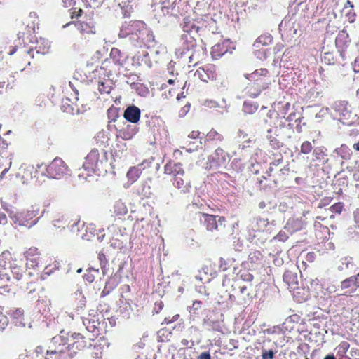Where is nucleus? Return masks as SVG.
<instances>
[{"mask_svg": "<svg viewBox=\"0 0 359 359\" xmlns=\"http://www.w3.org/2000/svg\"><path fill=\"white\" fill-rule=\"evenodd\" d=\"M199 135V132L198 131H192L189 135V137L195 139Z\"/></svg>", "mask_w": 359, "mask_h": 359, "instance_id": "052dcab7", "label": "nucleus"}, {"mask_svg": "<svg viewBox=\"0 0 359 359\" xmlns=\"http://www.w3.org/2000/svg\"><path fill=\"white\" fill-rule=\"evenodd\" d=\"M229 262L226 261L223 258H221L219 260V267L223 271H225L229 268Z\"/></svg>", "mask_w": 359, "mask_h": 359, "instance_id": "8fccbe9b", "label": "nucleus"}, {"mask_svg": "<svg viewBox=\"0 0 359 359\" xmlns=\"http://www.w3.org/2000/svg\"><path fill=\"white\" fill-rule=\"evenodd\" d=\"M138 132V128L135 125L128 124L123 129L119 130L118 136L123 140L132 139Z\"/></svg>", "mask_w": 359, "mask_h": 359, "instance_id": "f3484780", "label": "nucleus"}, {"mask_svg": "<svg viewBox=\"0 0 359 359\" xmlns=\"http://www.w3.org/2000/svg\"><path fill=\"white\" fill-rule=\"evenodd\" d=\"M275 352L272 349H262V359H273Z\"/></svg>", "mask_w": 359, "mask_h": 359, "instance_id": "4c0bfd02", "label": "nucleus"}, {"mask_svg": "<svg viewBox=\"0 0 359 359\" xmlns=\"http://www.w3.org/2000/svg\"><path fill=\"white\" fill-rule=\"evenodd\" d=\"M313 155L317 160L323 159L325 156V151L323 147H316L313 150Z\"/></svg>", "mask_w": 359, "mask_h": 359, "instance_id": "58836bf2", "label": "nucleus"}, {"mask_svg": "<svg viewBox=\"0 0 359 359\" xmlns=\"http://www.w3.org/2000/svg\"><path fill=\"white\" fill-rule=\"evenodd\" d=\"M289 235L290 234L287 233L286 230L283 229L278 233L275 238L280 241H285L288 238Z\"/></svg>", "mask_w": 359, "mask_h": 359, "instance_id": "79ce46f5", "label": "nucleus"}, {"mask_svg": "<svg viewBox=\"0 0 359 359\" xmlns=\"http://www.w3.org/2000/svg\"><path fill=\"white\" fill-rule=\"evenodd\" d=\"M202 51V46L196 45V41L191 34H183L175 54L180 57H187L191 63L199 57Z\"/></svg>", "mask_w": 359, "mask_h": 359, "instance_id": "f03ea898", "label": "nucleus"}, {"mask_svg": "<svg viewBox=\"0 0 359 359\" xmlns=\"http://www.w3.org/2000/svg\"><path fill=\"white\" fill-rule=\"evenodd\" d=\"M355 266L353 263V257L349 256H346L340 259V263L338 266V270L340 271H344L347 269H352Z\"/></svg>", "mask_w": 359, "mask_h": 359, "instance_id": "bb28decb", "label": "nucleus"}, {"mask_svg": "<svg viewBox=\"0 0 359 359\" xmlns=\"http://www.w3.org/2000/svg\"><path fill=\"white\" fill-rule=\"evenodd\" d=\"M271 133H272L271 128H269L267 130L266 138L269 141L270 144L273 147V148H276L278 147L279 142H278V140L276 138V137L272 135Z\"/></svg>", "mask_w": 359, "mask_h": 359, "instance_id": "72a5a7b5", "label": "nucleus"}, {"mask_svg": "<svg viewBox=\"0 0 359 359\" xmlns=\"http://www.w3.org/2000/svg\"><path fill=\"white\" fill-rule=\"evenodd\" d=\"M180 316L178 314H175L174 315L172 318H171V320L170 321H172V322H175V321H177L179 318Z\"/></svg>", "mask_w": 359, "mask_h": 359, "instance_id": "0e129e2a", "label": "nucleus"}, {"mask_svg": "<svg viewBox=\"0 0 359 359\" xmlns=\"http://www.w3.org/2000/svg\"><path fill=\"white\" fill-rule=\"evenodd\" d=\"M229 160V154L220 147L216 149L208 158L210 168L214 169L225 167Z\"/></svg>", "mask_w": 359, "mask_h": 359, "instance_id": "0eeeda50", "label": "nucleus"}, {"mask_svg": "<svg viewBox=\"0 0 359 359\" xmlns=\"http://www.w3.org/2000/svg\"><path fill=\"white\" fill-rule=\"evenodd\" d=\"M164 172L167 175H172L173 178L177 176H184V170L181 163H169L165 165Z\"/></svg>", "mask_w": 359, "mask_h": 359, "instance_id": "ddd939ff", "label": "nucleus"}, {"mask_svg": "<svg viewBox=\"0 0 359 359\" xmlns=\"http://www.w3.org/2000/svg\"><path fill=\"white\" fill-rule=\"evenodd\" d=\"M257 109H258V106L257 104H253L248 103L246 102L244 103V104L243 106V111L245 114H249L255 113L257 110Z\"/></svg>", "mask_w": 359, "mask_h": 359, "instance_id": "473e14b6", "label": "nucleus"}, {"mask_svg": "<svg viewBox=\"0 0 359 359\" xmlns=\"http://www.w3.org/2000/svg\"><path fill=\"white\" fill-rule=\"evenodd\" d=\"M0 278L2 280H10V277L6 273H0Z\"/></svg>", "mask_w": 359, "mask_h": 359, "instance_id": "680f3d73", "label": "nucleus"}, {"mask_svg": "<svg viewBox=\"0 0 359 359\" xmlns=\"http://www.w3.org/2000/svg\"><path fill=\"white\" fill-rule=\"evenodd\" d=\"M269 224L267 219L255 218L252 220L250 228L253 231H264Z\"/></svg>", "mask_w": 359, "mask_h": 359, "instance_id": "aec40b11", "label": "nucleus"}, {"mask_svg": "<svg viewBox=\"0 0 359 359\" xmlns=\"http://www.w3.org/2000/svg\"><path fill=\"white\" fill-rule=\"evenodd\" d=\"M163 5V8L166 10L169 15H177L178 13L176 8L177 0H158Z\"/></svg>", "mask_w": 359, "mask_h": 359, "instance_id": "b1692460", "label": "nucleus"}, {"mask_svg": "<svg viewBox=\"0 0 359 359\" xmlns=\"http://www.w3.org/2000/svg\"><path fill=\"white\" fill-rule=\"evenodd\" d=\"M92 357L95 359L101 358H102V352L94 351L91 353Z\"/></svg>", "mask_w": 359, "mask_h": 359, "instance_id": "bf43d9fd", "label": "nucleus"}, {"mask_svg": "<svg viewBox=\"0 0 359 359\" xmlns=\"http://www.w3.org/2000/svg\"><path fill=\"white\" fill-rule=\"evenodd\" d=\"M68 168L60 158H55L46 168V172L48 177L60 179L68 174Z\"/></svg>", "mask_w": 359, "mask_h": 359, "instance_id": "39448f33", "label": "nucleus"}, {"mask_svg": "<svg viewBox=\"0 0 359 359\" xmlns=\"http://www.w3.org/2000/svg\"><path fill=\"white\" fill-rule=\"evenodd\" d=\"M144 26V22L140 20L125 22L122 24L118 36L121 38L130 36V39L133 40V37H137V34L142 32Z\"/></svg>", "mask_w": 359, "mask_h": 359, "instance_id": "423d86ee", "label": "nucleus"}, {"mask_svg": "<svg viewBox=\"0 0 359 359\" xmlns=\"http://www.w3.org/2000/svg\"><path fill=\"white\" fill-rule=\"evenodd\" d=\"M341 15L344 16L349 22L355 21V13L353 11V5L349 0L344 4L341 10Z\"/></svg>", "mask_w": 359, "mask_h": 359, "instance_id": "6ab92c4d", "label": "nucleus"}, {"mask_svg": "<svg viewBox=\"0 0 359 359\" xmlns=\"http://www.w3.org/2000/svg\"><path fill=\"white\" fill-rule=\"evenodd\" d=\"M224 137L223 135L219 134L217 131L212 129L207 134V140L208 141H216V142H222Z\"/></svg>", "mask_w": 359, "mask_h": 359, "instance_id": "2f4dec72", "label": "nucleus"}, {"mask_svg": "<svg viewBox=\"0 0 359 359\" xmlns=\"http://www.w3.org/2000/svg\"><path fill=\"white\" fill-rule=\"evenodd\" d=\"M119 54V50L117 48H112L111 51V55L113 57L114 61L117 64H121L119 59L116 58V55Z\"/></svg>", "mask_w": 359, "mask_h": 359, "instance_id": "3c124183", "label": "nucleus"}, {"mask_svg": "<svg viewBox=\"0 0 359 359\" xmlns=\"http://www.w3.org/2000/svg\"><path fill=\"white\" fill-rule=\"evenodd\" d=\"M11 273L13 277L18 280H20L22 277V270L17 266L11 267Z\"/></svg>", "mask_w": 359, "mask_h": 359, "instance_id": "e433bc0d", "label": "nucleus"}, {"mask_svg": "<svg viewBox=\"0 0 359 359\" xmlns=\"http://www.w3.org/2000/svg\"><path fill=\"white\" fill-rule=\"evenodd\" d=\"M303 226L304 223L302 219L290 218L287 220L284 229L286 230V231L290 235H292L293 233L301 230L303 228Z\"/></svg>", "mask_w": 359, "mask_h": 359, "instance_id": "dca6fc26", "label": "nucleus"}, {"mask_svg": "<svg viewBox=\"0 0 359 359\" xmlns=\"http://www.w3.org/2000/svg\"><path fill=\"white\" fill-rule=\"evenodd\" d=\"M353 176L355 181H358L359 180V170L354 172Z\"/></svg>", "mask_w": 359, "mask_h": 359, "instance_id": "e2e57ef3", "label": "nucleus"}, {"mask_svg": "<svg viewBox=\"0 0 359 359\" xmlns=\"http://www.w3.org/2000/svg\"><path fill=\"white\" fill-rule=\"evenodd\" d=\"M36 215V212L33 210H27L26 212H22L11 215V217L14 223L18 224L20 226H28L30 228L35 225L38 219L32 222L29 225V221L31 220Z\"/></svg>", "mask_w": 359, "mask_h": 359, "instance_id": "1a4fd4ad", "label": "nucleus"}, {"mask_svg": "<svg viewBox=\"0 0 359 359\" xmlns=\"http://www.w3.org/2000/svg\"><path fill=\"white\" fill-rule=\"evenodd\" d=\"M76 26L81 34L95 33V27L92 22H79L76 24Z\"/></svg>", "mask_w": 359, "mask_h": 359, "instance_id": "5701e85b", "label": "nucleus"}, {"mask_svg": "<svg viewBox=\"0 0 359 359\" xmlns=\"http://www.w3.org/2000/svg\"><path fill=\"white\" fill-rule=\"evenodd\" d=\"M202 302L196 300L193 302L192 306L189 307V312L195 313L196 311L201 308Z\"/></svg>", "mask_w": 359, "mask_h": 359, "instance_id": "37998d69", "label": "nucleus"}, {"mask_svg": "<svg viewBox=\"0 0 359 359\" xmlns=\"http://www.w3.org/2000/svg\"><path fill=\"white\" fill-rule=\"evenodd\" d=\"M228 51V42L222 41L212 47L211 55L214 60L218 59Z\"/></svg>", "mask_w": 359, "mask_h": 359, "instance_id": "a211bd4d", "label": "nucleus"}, {"mask_svg": "<svg viewBox=\"0 0 359 359\" xmlns=\"http://www.w3.org/2000/svg\"><path fill=\"white\" fill-rule=\"evenodd\" d=\"M8 167L4 168V170L2 171V172L1 173V175H0V177L2 179L4 177V174L6 173L9 168H11V164H12V159H13V154H10L8 156Z\"/></svg>", "mask_w": 359, "mask_h": 359, "instance_id": "a18cd8bd", "label": "nucleus"}, {"mask_svg": "<svg viewBox=\"0 0 359 359\" xmlns=\"http://www.w3.org/2000/svg\"><path fill=\"white\" fill-rule=\"evenodd\" d=\"M336 46L342 57L351 43V39L346 30L343 29L338 34L335 40Z\"/></svg>", "mask_w": 359, "mask_h": 359, "instance_id": "f8f14e48", "label": "nucleus"}, {"mask_svg": "<svg viewBox=\"0 0 359 359\" xmlns=\"http://www.w3.org/2000/svg\"><path fill=\"white\" fill-rule=\"evenodd\" d=\"M199 219L209 231H222L225 228L226 219L224 217L198 212Z\"/></svg>", "mask_w": 359, "mask_h": 359, "instance_id": "7ed1b4c3", "label": "nucleus"}, {"mask_svg": "<svg viewBox=\"0 0 359 359\" xmlns=\"http://www.w3.org/2000/svg\"><path fill=\"white\" fill-rule=\"evenodd\" d=\"M183 176H177L173 178V185L180 189L183 193H189L191 190V184L189 182H185L182 178Z\"/></svg>", "mask_w": 359, "mask_h": 359, "instance_id": "412c9836", "label": "nucleus"}, {"mask_svg": "<svg viewBox=\"0 0 359 359\" xmlns=\"http://www.w3.org/2000/svg\"><path fill=\"white\" fill-rule=\"evenodd\" d=\"M353 149L356 151H359V141L357 143H355L353 146Z\"/></svg>", "mask_w": 359, "mask_h": 359, "instance_id": "774afa93", "label": "nucleus"}, {"mask_svg": "<svg viewBox=\"0 0 359 359\" xmlns=\"http://www.w3.org/2000/svg\"><path fill=\"white\" fill-rule=\"evenodd\" d=\"M153 11L156 19L160 20L162 17L169 15L166 10L163 8L162 4L158 0H155L152 4Z\"/></svg>", "mask_w": 359, "mask_h": 359, "instance_id": "393cba45", "label": "nucleus"}, {"mask_svg": "<svg viewBox=\"0 0 359 359\" xmlns=\"http://www.w3.org/2000/svg\"><path fill=\"white\" fill-rule=\"evenodd\" d=\"M102 164V161L99 159V152L97 150H92L86 157L83 168L88 172H95L99 170Z\"/></svg>", "mask_w": 359, "mask_h": 359, "instance_id": "6e6552de", "label": "nucleus"}, {"mask_svg": "<svg viewBox=\"0 0 359 359\" xmlns=\"http://www.w3.org/2000/svg\"><path fill=\"white\" fill-rule=\"evenodd\" d=\"M85 277H86V280H88L90 283L93 282L95 279V276L93 274H90V273L88 274H86Z\"/></svg>", "mask_w": 359, "mask_h": 359, "instance_id": "13d9d810", "label": "nucleus"}, {"mask_svg": "<svg viewBox=\"0 0 359 359\" xmlns=\"http://www.w3.org/2000/svg\"><path fill=\"white\" fill-rule=\"evenodd\" d=\"M133 41L137 43H142L144 44H149L154 42V36L152 32L146 27V25L140 34H137V37H133Z\"/></svg>", "mask_w": 359, "mask_h": 359, "instance_id": "2eb2a0df", "label": "nucleus"}, {"mask_svg": "<svg viewBox=\"0 0 359 359\" xmlns=\"http://www.w3.org/2000/svg\"><path fill=\"white\" fill-rule=\"evenodd\" d=\"M8 324V319L6 316L0 312V329L4 330Z\"/></svg>", "mask_w": 359, "mask_h": 359, "instance_id": "c03bdc74", "label": "nucleus"}, {"mask_svg": "<svg viewBox=\"0 0 359 359\" xmlns=\"http://www.w3.org/2000/svg\"><path fill=\"white\" fill-rule=\"evenodd\" d=\"M248 135L245 133L243 130H239L238 132V137L241 140H244L247 137Z\"/></svg>", "mask_w": 359, "mask_h": 359, "instance_id": "4d7b16f0", "label": "nucleus"}, {"mask_svg": "<svg viewBox=\"0 0 359 359\" xmlns=\"http://www.w3.org/2000/svg\"><path fill=\"white\" fill-rule=\"evenodd\" d=\"M353 215H354V222L355 223V225L358 227L359 229V209H357L354 213H353Z\"/></svg>", "mask_w": 359, "mask_h": 359, "instance_id": "603ef678", "label": "nucleus"}, {"mask_svg": "<svg viewBox=\"0 0 359 359\" xmlns=\"http://www.w3.org/2000/svg\"><path fill=\"white\" fill-rule=\"evenodd\" d=\"M273 38L270 34H263L259 36L253 43V46L258 51L262 46H269L272 43Z\"/></svg>", "mask_w": 359, "mask_h": 359, "instance_id": "4be33fe9", "label": "nucleus"}, {"mask_svg": "<svg viewBox=\"0 0 359 359\" xmlns=\"http://www.w3.org/2000/svg\"><path fill=\"white\" fill-rule=\"evenodd\" d=\"M198 359H211V356L209 352H203L198 355Z\"/></svg>", "mask_w": 359, "mask_h": 359, "instance_id": "864d4df0", "label": "nucleus"}, {"mask_svg": "<svg viewBox=\"0 0 359 359\" xmlns=\"http://www.w3.org/2000/svg\"><path fill=\"white\" fill-rule=\"evenodd\" d=\"M313 149L312 144L309 141L304 142L301 145V152L307 154H309Z\"/></svg>", "mask_w": 359, "mask_h": 359, "instance_id": "c9c22d12", "label": "nucleus"}, {"mask_svg": "<svg viewBox=\"0 0 359 359\" xmlns=\"http://www.w3.org/2000/svg\"><path fill=\"white\" fill-rule=\"evenodd\" d=\"M332 211L333 212H335V213H340L342 210V208H343V205L341 203H335L334 205H333L332 207Z\"/></svg>", "mask_w": 359, "mask_h": 359, "instance_id": "09e8293b", "label": "nucleus"}, {"mask_svg": "<svg viewBox=\"0 0 359 359\" xmlns=\"http://www.w3.org/2000/svg\"><path fill=\"white\" fill-rule=\"evenodd\" d=\"M359 287V273L341 282L340 289L344 294H351Z\"/></svg>", "mask_w": 359, "mask_h": 359, "instance_id": "9b49d317", "label": "nucleus"}, {"mask_svg": "<svg viewBox=\"0 0 359 359\" xmlns=\"http://www.w3.org/2000/svg\"><path fill=\"white\" fill-rule=\"evenodd\" d=\"M332 108L335 111L336 116H339L340 121H348L351 119L352 114L347 102L337 101L332 104Z\"/></svg>", "mask_w": 359, "mask_h": 359, "instance_id": "9d476101", "label": "nucleus"}, {"mask_svg": "<svg viewBox=\"0 0 359 359\" xmlns=\"http://www.w3.org/2000/svg\"><path fill=\"white\" fill-rule=\"evenodd\" d=\"M337 348L338 350V353L343 355L349 348V344L346 341H343L337 346Z\"/></svg>", "mask_w": 359, "mask_h": 359, "instance_id": "ea45409f", "label": "nucleus"}, {"mask_svg": "<svg viewBox=\"0 0 359 359\" xmlns=\"http://www.w3.org/2000/svg\"><path fill=\"white\" fill-rule=\"evenodd\" d=\"M82 339L79 333H73L70 337H66L65 332L62 331L60 335L52 338L48 349L46 351V359L53 358L52 355H55V359H58L61 354L66 352L69 348L71 343L74 346L75 339Z\"/></svg>", "mask_w": 359, "mask_h": 359, "instance_id": "f257e3e1", "label": "nucleus"}, {"mask_svg": "<svg viewBox=\"0 0 359 359\" xmlns=\"http://www.w3.org/2000/svg\"><path fill=\"white\" fill-rule=\"evenodd\" d=\"M199 29V27L196 26L194 21H191L188 18L184 19L182 23V29L185 32L184 34H191L192 32L198 33Z\"/></svg>", "mask_w": 359, "mask_h": 359, "instance_id": "a878e982", "label": "nucleus"}, {"mask_svg": "<svg viewBox=\"0 0 359 359\" xmlns=\"http://www.w3.org/2000/svg\"><path fill=\"white\" fill-rule=\"evenodd\" d=\"M181 344L184 346H188L189 341L187 339H184L182 340Z\"/></svg>", "mask_w": 359, "mask_h": 359, "instance_id": "338daca9", "label": "nucleus"}, {"mask_svg": "<svg viewBox=\"0 0 359 359\" xmlns=\"http://www.w3.org/2000/svg\"><path fill=\"white\" fill-rule=\"evenodd\" d=\"M268 74V70L266 69H257L251 74H247L245 75V78L250 81H254L256 82V85L259 88L257 90H252V89H250L248 90V93L250 97H257L262 90L267 88L269 82H259L262 80V77H265Z\"/></svg>", "mask_w": 359, "mask_h": 359, "instance_id": "20e7f679", "label": "nucleus"}, {"mask_svg": "<svg viewBox=\"0 0 359 359\" xmlns=\"http://www.w3.org/2000/svg\"><path fill=\"white\" fill-rule=\"evenodd\" d=\"M123 116L127 121L136 123L140 118V109L135 105L129 106L125 110Z\"/></svg>", "mask_w": 359, "mask_h": 359, "instance_id": "4468645a", "label": "nucleus"}, {"mask_svg": "<svg viewBox=\"0 0 359 359\" xmlns=\"http://www.w3.org/2000/svg\"><path fill=\"white\" fill-rule=\"evenodd\" d=\"M62 3L65 7H71L74 5V0H62Z\"/></svg>", "mask_w": 359, "mask_h": 359, "instance_id": "5fc2aeb1", "label": "nucleus"}, {"mask_svg": "<svg viewBox=\"0 0 359 359\" xmlns=\"http://www.w3.org/2000/svg\"><path fill=\"white\" fill-rule=\"evenodd\" d=\"M201 81L207 82L209 79H214V74L212 72L208 73L204 68H199L195 73Z\"/></svg>", "mask_w": 359, "mask_h": 359, "instance_id": "c756f323", "label": "nucleus"}, {"mask_svg": "<svg viewBox=\"0 0 359 359\" xmlns=\"http://www.w3.org/2000/svg\"><path fill=\"white\" fill-rule=\"evenodd\" d=\"M7 223V217L3 212H0V224L4 225Z\"/></svg>", "mask_w": 359, "mask_h": 359, "instance_id": "6e6d98bb", "label": "nucleus"}, {"mask_svg": "<svg viewBox=\"0 0 359 359\" xmlns=\"http://www.w3.org/2000/svg\"><path fill=\"white\" fill-rule=\"evenodd\" d=\"M140 174H141L140 169L135 168V167H133L127 172V177H128V180L130 181L131 183H133L135 181H137V180L139 178Z\"/></svg>", "mask_w": 359, "mask_h": 359, "instance_id": "7c9ffc66", "label": "nucleus"}, {"mask_svg": "<svg viewBox=\"0 0 359 359\" xmlns=\"http://www.w3.org/2000/svg\"><path fill=\"white\" fill-rule=\"evenodd\" d=\"M49 48H50V44L48 41H46V46H44V48L43 49H41V47H39V46L36 47V53L44 55L48 52Z\"/></svg>", "mask_w": 359, "mask_h": 359, "instance_id": "de8ad7c7", "label": "nucleus"}, {"mask_svg": "<svg viewBox=\"0 0 359 359\" xmlns=\"http://www.w3.org/2000/svg\"><path fill=\"white\" fill-rule=\"evenodd\" d=\"M323 359H336V358L333 354H329L326 355Z\"/></svg>", "mask_w": 359, "mask_h": 359, "instance_id": "69168bd1", "label": "nucleus"}, {"mask_svg": "<svg viewBox=\"0 0 359 359\" xmlns=\"http://www.w3.org/2000/svg\"><path fill=\"white\" fill-rule=\"evenodd\" d=\"M113 212L116 216L125 215L128 212V208L121 200L115 202L113 206Z\"/></svg>", "mask_w": 359, "mask_h": 359, "instance_id": "cd10ccee", "label": "nucleus"}, {"mask_svg": "<svg viewBox=\"0 0 359 359\" xmlns=\"http://www.w3.org/2000/svg\"><path fill=\"white\" fill-rule=\"evenodd\" d=\"M98 90L102 94L109 93L111 91V86L107 83L100 81L98 83Z\"/></svg>", "mask_w": 359, "mask_h": 359, "instance_id": "f704fd0d", "label": "nucleus"}, {"mask_svg": "<svg viewBox=\"0 0 359 359\" xmlns=\"http://www.w3.org/2000/svg\"><path fill=\"white\" fill-rule=\"evenodd\" d=\"M11 315L15 319H20L23 316V311L20 309H17Z\"/></svg>", "mask_w": 359, "mask_h": 359, "instance_id": "49530a36", "label": "nucleus"}, {"mask_svg": "<svg viewBox=\"0 0 359 359\" xmlns=\"http://www.w3.org/2000/svg\"><path fill=\"white\" fill-rule=\"evenodd\" d=\"M283 278L284 282L290 287L297 285L298 282V277L297 273L290 271H285L283 274Z\"/></svg>", "mask_w": 359, "mask_h": 359, "instance_id": "c85d7f7f", "label": "nucleus"}, {"mask_svg": "<svg viewBox=\"0 0 359 359\" xmlns=\"http://www.w3.org/2000/svg\"><path fill=\"white\" fill-rule=\"evenodd\" d=\"M111 280H109L107 283H106V285L104 288V290H102V293H101V297H105L106 295H107L108 294H109V292L113 290V289L115 287V285H111Z\"/></svg>", "mask_w": 359, "mask_h": 359, "instance_id": "a19ab883", "label": "nucleus"}]
</instances>
